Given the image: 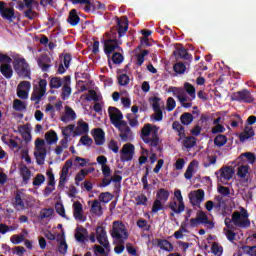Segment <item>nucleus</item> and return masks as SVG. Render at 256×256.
<instances>
[{
	"instance_id": "1",
	"label": "nucleus",
	"mask_w": 256,
	"mask_h": 256,
	"mask_svg": "<svg viewBox=\"0 0 256 256\" xmlns=\"http://www.w3.org/2000/svg\"><path fill=\"white\" fill-rule=\"evenodd\" d=\"M117 27L112 28L110 32H106V40H103L104 53L106 55H111L115 53V50H121L122 40L117 39V34L119 37H124L126 32L129 29V22L127 16H124V19H116Z\"/></svg>"
},
{
	"instance_id": "2",
	"label": "nucleus",
	"mask_w": 256,
	"mask_h": 256,
	"mask_svg": "<svg viewBox=\"0 0 256 256\" xmlns=\"http://www.w3.org/2000/svg\"><path fill=\"white\" fill-rule=\"evenodd\" d=\"M120 137L123 143H125L122 147V161H132L135 153V146H133V143H130V141L134 139V134L131 127H129V124L123 119V114L121 119Z\"/></svg>"
},
{
	"instance_id": "3",
	"label": "nucleus",
	"mask_w": 256,
	"mask_h": 256,
	"mask_svg": "<svg viewBox=\"0 0 256 256\" xmlns=\"http://www.w3.org/2000/svg\"><path fill=\"white\" fill-rule=\"evenodd\" d=\"M140 137L144 143L150 145L151 148H157L160 143L159 127H157L156 124H144Z\"/></svg>"
},
{
	"instance_id": "4",
	"label": "nucleus",
	"mask_w": 256,
	"mask_h": 256,
	"mask_svg": "<svg viewBox=\"0 0 256 256\" xmlns=\"http://www.w3.org/2000/svg\"><path fill=\"white\" fill-rule=\"evenodd\" d=\"M232 222L235 224V227H250L251 222L247 209H241V211H233L231 219L230 217L225 218L227 230H230V228L233 227Z\"/></svg>"
},
{
	"instance_id": "5",
	"label": "nucleus",
	"mask_w": 256,
	"mask_h": 256,
	"mask_svg": "<svg viewBox=\"0 0 256 256\" xmlns=\"http://www.w3.org/2000/svg\"><path fill=\"white\" fill-rule=\"evenodd\" d=\"M173 129H175L176 132H178L179 140H182V145L184 148H187V151H190L191 148H194L195 145H197L196 138H193L192 135H186L185 127L182 126L181 122H178L176 120L172 124Z\"/></svg>"
},
{
	"instance_id": "6",
	"label": "nucleus",
	"mask_w": 256,
	"mask_h": 256,
	"mask_svg": "<svg viewBox=\"0 0 256 256\" xmlns=\"http://www.w3.org/2000/svg\"><path fill=\"white\" fill-rule=\"evenodd\" d=\"M110 234L115 240H117V243H125V240H127L129 237V232L126 225H124V222L120 221L113 222Z\"/></svg>"
},
{
	"instance_id": "7",
	"label": "nucleus",
	"mask_w": 256,
	"mask_h": 256,
	"mask_svg": "<svg viewBox=\"0 0 256 256\" xmlns=\"http://www.w3.org/2000/svg\"><path fill=\"white\" fill-rule=\"evenodd\" d=\"M198 224H205L209 230H213L215 227V222L211 221L206 211L203 210L197 211L196 217L190 219V227H198Z\"/></svg>"
},
{
	"instance_id": "8",
	"label": "nucleus",
	"mask_w": 256,
	"mask_h": 256,
	"mask_svg": "<svg viewBox=\"0 0 256 256\" xmlns=\"http://www.w3.org/2000/svg\"><path fill=\"white\" fill-rule=\"evenodd\" d=\"M13 66L19 77H28V79H31V71L26 58H14Z\"/></svg>"
},
{
	"instance_id": "9",
	"label": "nucleus",
	"mask_w": 256,
	"mask_h": 256,
	"mask_svg": "<svg viewBox=\"0 0 256 256\" xmlns=\"http://www.w3.org/2000/svg\"><path fill=\"white\" fill-rule=\"evenodd\" d=\"M0 71L3 74V77L6 79H11L13 77V68L11 66L12 58L7 56V53H0Z\"/></svg>"
},
{
	"instance_id": "10",
	"label": "nucleus",
	"mask_w": 256,
	"mask_h": 256,
	"mask_svg": "<svg viewBox=\"0 0 256 256\" xmlns=\"http://www.w3.org/2000/svg\"><path fill=\"white\" fill-rule=\"evenodd\" d=\"M35 148L36 151L34 152V155L36 157L37 164H45V158L47 156L45 140H43L42 138H37L35 140Z\"/></svg>"
},
{
	"instance_id": "11",
	"label": "nucleus",
	"mask_w": 256,
	"mask_h": 256,
	"mask_svg": "<svg viewBox=\"0 0 256 256\" xmlns=\"http://www.w3.org/2000/svg\"><path fill=\"white\" fill-rule=\"evenodd\" d=\"M46 90L47 80H39L38 85H34L31 100H35L36 103H39L41 98L46 94Z\"/></svg>"
},
{
	"instance_id": "12",
	"label": "nucleus",
	"mask_w": 256,
	"mask_h": 256,
	"mask_svg": "<svg viewBox=\"0 0 256 256\" xmlns=\"http://www.w3.org/2000/svg\"><path fill=\"white\" fill-rule=\"evenodd\" d=\"M108 114L110 116V120L114 127L119 129L121 135V119H123V113L120 109H117V106H109Z\"/></svg>"
},
{
	"instance_id": "13",
	"label": "nucleus",
	"mask_w": 256,
	"mask_h": 256,
	"mask_svg": "<svg viewBox=\"0 0 256 256\" xmlns=\"http://www.w3.org/2000/svg\"><path fill=\"white\" fill-rule=\"evenodd\" d=\"M0 14L2 19H6L8 21L16 19L15 8L12 6V3L7 7L6 0H0Z\"/></svg>"
},
{
	"instance_id": "14",
	"label": "nucleus",
	"mask_w": 256,
	"mask_h": 256,
	"mask_svg": "<svg viewBox=\"0 0 256 256\" xmlns=\"http://www.w3.org/2000/svg\"><path fill=\"white\" fill-rule=\"evenodd\" d=\"M96 237L98 243H100L101 247L104 248V251L105 248H110L106 227H103V225H98V227H96Z\"/></svg>"
},
{
	"instance_id": "15",
	"label": "nucleus",
	"mask_w": 256,
	"mask_h": 256,
	"mask_svg": "<svg viewBox=\"0 0 256 256\" xmlns=\"http://www.w3.org/2000/svg\"><path fill=\"white\" fill-rule=\"evenodd\" d=\"M231 100H238L243 103H253L254 97L250 90H238L236 93H232Z\"/></svg>"
},
{
	"instance_id": "16",
	"label": "nucleus",
	"mask_w": 256,
	"mask_h": 256,
	"mask_svg": "<svg viewBox=\"0 0 256 256\" xmlns=\"http://www.w3.org/2000/svg\"><path fill=\"white\" fill-rule=\"evenodd\" d=\"M71 82L72 81L70 74H66L65 77H62V100H67L68 98H70V95L72 94Z\"/></svg>"
},
{
	"instance_id": "17",
	"label": "nucleus",
	"mask_w": 256,
	"mask_h": 256,
	"mask_svg": "<svg viewBox=\"0 0 256 256\" xmlns=\"http://www.w3.org/2000/svg\"><path fill=\"white\" fill-rule=\"evenodd\" d=\"M71 166H73L72 159H68L67 161H65V164L63 165L62 171L60 173L58 187H65L66 182H67V177L69 174V169H71Z\"/></svg>"
},
{
	"instance_id": "18",
	"label": "nucleus",
	"mask_w": 256,
	"mask_h": 256,
	"mask_svg": "<svg viewBox=\"0 0 256 256\" xmlns=\"http://www.w3.org/2000/svg\"><path fill=\"white\" fill-rule=\"evenodd\" d=\"M189 199L190 203H192V206H201V203L205 199V190L198 189L195 190L194 193H189Z\"/></svg>"
},
{
	"instance_id": "19",
	"label": "nucleus",
	"mask_w": 256,
	"mask_h": 256,
	"mask_svg": "<svg viewBox=\"0 0 256 256\" xmlns=\"http://www.w3.org/2000/svg\"><path fill=\"white\" fill-rule=\"evenodd\" d=\"M168 92H173V95L180 100L181 106L186 108V101H187V95H186V88H175V86H170L168 89Z\"/></svg>"
},
{
	"instance_id": "20",
	"label": "nucleus",
	"mask_w": 256,
	"mask_h": 256,
	"mask_svg": "<svg viewBox=\"0 0 256 256\" xmlns=\"http://www.w3.org/2000/svg\"><path fill=\"white\" fill-rule=\"evenodd\" d=\"M214 201L216 202V204H214ZM214 201H206L205 206L207 211H213V209H221V207L225 203L221 193H220V196L214 197Z\"/></svg>"
},
{
	"instance_id": "21",
	"label": "nucleus",
	"mask_w": 256,
	"mask_h": 256,
	"mask_svg": "<svg viewBox=\"0 0 256 256\" xmlns=\"http://www.w3.org/2000/svg\"><path fill=\"white\" fill-rule=\"evenodd\" d=\"M38 66H40L42 71H49L52 66V58L48 56L47 53H43L42 56L38 58Z\"/></svg>"
},
{
	"instance_id": "22",
	"label": "nucleus",
	"mask_w": 256,
	"mask_h": 256,
	"mask_svg": "<svg viewBox=\"0 0 256 256\" xmlns=\"http://www.w3.org/2000/svg\"><path fill=\"white\" fill-rule=\"evenodd\" d=\"M93 137L96 145H104L105 132L102 130V127H96L95 130H93Z\"/></svg>"
},
{
	"instance_id": "23",
	"label": "nucleus",
	"mask_w": 256,
	"mask_h": 256,
	"mask_svg": "<svg viewBox=\"0 0 256 256\" xmlns=\"http://www.w3.org/2000/svg\"><path fill=\"white\" fill-rule=\"evenodd\" d=\"M57 241L59 243L58 251L60 253H67V251H68V243H67L64 231L61 234L59 232V234L57 235Z\"/></svg>"
},
{
	"instance_id": "24",
	"label": "nucleus",
	"mask_w": 256,
	"mask_h": 256,
	"mask_svg": "<svg viewBox=\"0 0 256 256\" xmlns=\"http://www.w3.org/2000/svg\"><path fill=\"white\" fill-rule=\"evenodd\" d=\"M20 174L22 177V185H28L32 177L31 169L24 164L23 167H20Z\"/></svg>"
},
{
	"instance_id": "25",
	"label": "nucleus",
	"mask_w": 256,
	"mask_h": 256,
	"mask_svg": "<svg viewBox=\"0 0 256 256\" xmlns=\"http://www.w3.org/2000/svg\"><path fill=\"white\" fill-rule=\"evenodd\" d=\"M67 21L68 24H71V27H77V24L81 21L79 14H77V8H71Z\"/></svg>"
},
{
	"instance_id": "26",
	"label": "nucleus",
	"mask_w": 256,
	"mask_h": 256,
	"mask_svg": "<svg viewBox=\"0 0 256 256\" xmlns=\"http://www.w3.org/2000/svg\"><path fill=\"white\" fill-rule=\"evenodd\" d=\"M233 174H235V169L233 167H222L220 169V179L221 181H228V179H231L233 177Z\"/></svg>"
},
{
	"instance_id": "27",
	"label": "nucleus",
	"mask_w": 256,
	"mask_h": 256,
	"mask_svg": "<svg viewBox=\"0 0 256 256\" xmlns=\"http://www.w3.org/2000/svg\"><path fill=\"white\" fill-rule=\"evenodd\" d=\"M95 171V167H89L88 169H80V172H77L75 177V185H80V182L87 177V174L92 173Z\"/></svg>"
},
{
	"instance_id": "28",
	"label": "nucleus",
	"mask_w": 256,
	"mask_h": 256,
	"mask_svg": "<svg viewBox=\"0 0 256 256\" xmlns=\"http://www.w3.org/2000/svg\"><path fill=\"white\" fill-rule=\"evenodd\" d=\"M174 55H176L177 58H184L185 61H192L193 56L189 51H187V48L181 47L177 48L176 51H174Z\"/></svg>"
},
{
	"instance_id": "29",
	"label": "nucleus",
	"mask_w": 256,
	"mask_h": 256,
	"mask_svg": "<svg viewBox=\"0 0 256 256\" xmlns=\"http://www.w3.org/2000/svg\"><path fill=\"white\" fill-rule=\"evenodd\" d=\"M175 198H177V201L179 203L178 208L176 206L177 214H181L182 211H185V204L182 196L181 190H174Z\"/></svg>"
},
{
	"instance_id": "30",
	"label": "nucleus",
	"mask_w": 256,
	"mask_h": 256,
	"mask_svg": "<svg viewBox=\"0 0 256 256\" xmlns=\"http://www.w3.org/2000/svg\"><path fill=\"white\" fill-rule=\"evenodd\" d=\"M73 214L75 219H83V204H81V201H74Z\"/></svg>"
},
{
	"instance_id": "31",
	"label": "nucleus",
	"mask_w": 256,
	"mask_h": 256,
	"mask_svg": "<svg viewBox=\"0 0 256 256\" xmlns=\"http://www.w3.org/2000/svg\"><path fill=\"white\" fill-rule=\"evenodd\" d=\"M86 232H87L86 227H83V226L76 227L75 238H76V240L79 241V243H85V240H86L85 233Z\"/></svg>"
},
{
	"instance_id": "32",
	"label": "nucleus",
	"mask_w": 256,
	"mask_h": 256,
	"mask_svg": "<svg viewBox=\"0 0 256 256\" xmlns=\"http://www.w3.org/2000/svg\"><path fill=\"white\" fill-rule=\"evenodd\" d=\"M90 211H91V214H97L98 216H101V214H103V206L101 204L100 198H99V201L98 200L93 201Z\"/></svg>"
},
{
	"instance_id": "33",
	"label": "nucleus",
	"mask_w": 256,
	"mask_h": 256,
	"mask_svg": "<svg viewBox=\"0 0 256 256\" xmlns=\"http://www.w3.org/2000/svg\"><path fill=\"white\" fill-rule=\"evenodd\" d=\"M71 3L74 4H84V11L89 12V11H94L95 6L94 3H92V0H71Z\"/></svg>"
},
{
	"instance_id": "34",
	"label": "nucleus",
	"mask_w": 256,
	"mask_h": 256,
	"mask_svg": "<svg viewBox=\"0 0 256 256\" xmlns=\"http://www.w3.org/2000/svg\"><path fill=\"white\" fill-rule=\"evenodd\" d=\"M76 111L74 109H71L70 106H66V112L63 116H61L62 121H70L76 119Z\"/></svg>"
},
{
	"instance_id": "35",
	"label": "nucleus",
	"mask_w": 256,
	"mask_h": 256,
	"mask_svg": "<svg viewBox=\"0 0 256 256\" xmlns=\"http://www.w3.org/2000/svg\"><path fill=\"white\" fill-rule=\"evenodd\" d=\"M89 124L88 122H78V127L75 131V135H82V137L85 135L86 132H89Z\"/></svg>"
},
{
	"instance_id": "36",
	"label": "nucleus",
	"mask_w": 256,
	"mask_h": 256,
	"mask_svg": "<svg viewBox=\"0 0 256 256\" xmlns=\"http://www.w3.org/2000/svg\"><path fill=\"white\" fill-rule=\"evenodd\" d=\"M163 209H164V206H163V204H161L159 190H157L156 199L154 201V204L152 205V212H153V214H157L158 211H162Z\"/></svg>"
},
{
	"instance_id": "37",
	"label": "nucleus",
	"mask_w": 256,
	"mask_h": 256,
	"mask_svg": "<svg viewBox=\"0 0 256 256\" xmlns=\"http://www.w3.org/2000/svg\"><path fill=\"white\" fill-rule=\"evenodd\" d=\"M75 131V124H68L67 127H62V135H65L66 138V148H68V140L72 135V132Z\"/></svg>"
},
{
	"instance_id": "38",
	"label": "nucleus",
	"mask_w": 256,
	"mask_h": 256,
	"mask_svg": "<svg viewBox=\"0 0 256 256\" xmlns=\"http://www.w3.org/2000/svg\"><path fill=\"white\" fill-rule=\"evenodd\" d=\"M227 141V135H223V132H219V135H216V138H214V144L217 145L218 148H222L223 145H226Z\"/></svg>"
},
{
	"instance_id": "39",
	"label": "nucleus",
	"mask_w": 256,
	"mask_h": 256,
	"mask_svg": "<svg viewBox=\"0 0 256 256\" xmlns=\"http://www.w3.org/2000/svg\"><path fill=\"white\" fill-rule=\"evenodd\" d=\"M255 135V131L253 130V127H245L244 131L240 134V140L245 141L249 140L250 137H253Z\"/></svg>"
},
{
	"instance_id": "40",
	"label": "nucleus",
	"mask_w": 256,
	"mask_h": 256,
	"mask_svg": "<svg viewBox=\"0 0 256 256\" xmlns=\"http://www.w3.org/2000/svg\"><path fill=\"white\" fill-rule=\"evenodd\" d=\"M45 138L47 143H49L50 145L53 143H57V141L59 140L58 134L55 130H49V132H46Z\"/></svg>"
},
{
	"instance_id": "41",
	"label": "nucleus",
	"mask_w": 256,
	"mask_h": 256,
	"mask_svg": "<svg viewBox=\"0 0 256 256\" xmlns=\"http://www.w3.org/2000/svg\"><path fill=\"white\" fill-rule=\"evenodd\" d=\"M49 86L51 88L52 91H54V89H59V87L63 86V80L62 77H51V80L49 82Z\"/></svg>"
},
{
	"instance_id": "42",
	"label": "nucleus",
	"mask_w": 256,
	"mask_h": 256,
	"mask_svg": "<svg viewBox=\"0 0 256 256\" xmlns=\"http://www.w3.org/2000/svg\"><path fill=\"white\" fill-rule=\"evenodd\" d=\"M193 119H194L193 114H191L190 111H185L184 114H181L180 116L182 127H184L183 124H186V125L192 124Z\"/></svg>"
},
{
	"instance_id": "43",
	"label": "nucleus",
	"mask_w": 256,
	"mask_h": 256,
	"mask_svg": "<svg viewBox=\"0 0 256 256\" xmlns=\"http://www.w3.org/2000/svg\"><path fill=\"white\" fill-rule=\"evenodd\" d=\"M159 248H162L163 251H168L171 253V251H174L173 243H170V240H158Z\"/></svg>"
},
{
	"instance_id": "44",
	"label": "nucleus",
	"mask_w": 256,
	"mask_h": 256,
	"mask_svg": "<svg viewBox=\"0 0 256 256\" xmlns=\"http://www.w3.org/2000/svg\"><path fill=\"white\" fill-rule=\"evenodd\" d=\"M13 108L15 111H25L27 108L26 103H24V101H22V98L19 97L15 98V101L13 102Z\"/></svg>"
},
{
	"instance_id": "45",
	"label": "nucleus",
	"mask_w": 256,
	"mask_h": 256,
	"mask_svg": "<svg viewBox=\"0 0 256 256\" xmlns=\"http://www.w3.org/2000/svg\"><path fill=\"white\" fill-rule=\"evenodd\" d=\"M15 209L18 211H23L25 209V203L21 196V193H16L15 202H14Z\"/></svg>"
},
{
	"instance_id": "46",
	"label": "nucleus",
	"mask_w": 256,
	"mask_h": 256,
	"mask_svg": "<svg viewBox=\"0 0 256 256\" xmlns=\"http://www.w3.org/2000/svg\"><path fill=\"white\" fill-rule=\"evenodd\" d=\"M159 197H160V203H162V206H164V203L169 201L170 198V192L166 188H159Z\"/></svg>"
},
{
	"instance_id": "47",
	"label": "nucleus",
	"mask_w": 256,
	"mask_h": 256,
	"mask_svg": "<svg viewBox=\"0 0 256 256\" xmlns=\"http://www.w3.org/2000/svg\"><path fill=\"white\" fill-rule=\"evenodd\" d=\"M196 164V160L190 161V164H188L186 172L184 173V177H186V179H192Z\"/></svg>"
},
{
	"instance_id": "48",
	"label": "nucleus",
	"mask_w": 256,
	"mask_h": 256,
	"mask_svg": "<svg viewBox=\"0 0 256 256\" xmlns=\"http://www.w3.org/2000/svg\"><path fill=\"white\" fill-rule=\"evenodd\" d=\"M186 92L190 95V99L194 100L196 98V88L194 85H191V82H185L184 84Z\"/></svg>"
},
{
	"instance_id": "49",
	"label": "nucleus",
	"mask_w": 256,
	"mask_h": 256,
	"mask_svg": "<svg viewBox=\"0 0 256 256\" xmlns=\"http://www.w3.org/2000/svg\"><path fill=\"white\" fill-rule=\"evenodd\" d=\"M173 69L176 71V74H184L187 66L183 61H177L176 64H174Z\"/></svg>"
},
{
	"instance_id": "50",
	"label": "nucleus",
	"mask_w": 256,
	"mask_h": 256,
	"mask_svg": "<svg viewBox=\"0 0 256 256\" xmlns=\"http://www.w3.org/2000/svg\"><path fill=\"white\" fill-rule=\"evenodd\" d=\"M46 174H47V177L49 180L48 185H50V187L52 188V193H53V191L55 190V185H56L55 174L52 169H48Z\"/></svg>"
},
{
	"instance_id": "51",
	"label": "nucleus",
	"mask_w": 256,
	"mask_h": 256,
	"mask_svg": "<svg viewBox=\"0 0 256 256\" xmlns=\"http://www.w3.org/2000/svg\"><path fill=\"white\" fill-rule=\"evenodd\" d=\"M135 201L137 206H147L148 198L145 196V193H140L139 196H136Z\"/></svg>"
},
{
	"instance_id": "52",
	"label": "nucleus",
	"mask_w": 256,
	"mask_h": 256,
	"mask_svg": "<svg viewBox=\"0 0 256 256\" xmlns=\"http://www.w3.org/2000/svg\"><path fill=\"white\" fill-rule=\"evenodd\" d=\"M45 180H46L45 174L38 173V174H36V176L34 177L33 185H35V186H41V185H43V183L45 182Z\"/></svg>"
},
{
	"instance_id": "53",
	"label": "nucleus",
	"mask_w": 256,
	"mask_h": 256,
	"mask_svg": "<svg viewBox=\"0 0 256 256\" xmlns=\"http://www.w3.org/2000/svg\"><path fill=\"white\" fill-rule=\"evenodd\" d=\"M244 156H245V158H247V160L250 162V164H255V161H256L255 153H253L251 151H247L245 153H241L239 158H243Z\"/></svg>"
},
{
	"instance_id": "54",
	"label": "nucleus",
	"mask_w": 256,
	"mask_h": 256,
	"mask_svg": "<svg viewBox=\"0 0 256 256\" xmlns=\"http://www.w3.org/2000/svg\"><path fill=\"white\" fill-rule=\"evenodd\" d=\"M23 240H25V235L23 232H21L20 235H11V243H14L16 248L19 243H23Z\"/></svg>"
},
{
	"instance_id": "55",
	"label": "nucleus",
	"mask_w": 256,
	"mask_h": 256,
	"mask_svg": "<svg viewBox=\"0 0 256 256\" xmlns=\"http://www.w3.org/2000/svg\"><path fill=\"white\" fill-rule=\"evenodd\" d=\"M122 179H123L122 174H120L119 170H117L114 176L111 177V182H115V187H121Z\"/></svg>"
},
{
	"instance_id": "56",
	"label": "nucleus",
	"mask_w": 256,
	"mask_h": 256,
	"mask_svg": "<svg viewBox=\"0 0 256 256\" xmlns=\"http://www.w3.org/2000/svg\"><path fill=\"white\" fill-rule=\"evenodd\" d=\"M21 82H19L18 88H17V95L21 100H23V103L25 99L29 98V93H27V90H24V88H20Z\"/></svg>"
},
{
	"instance_id": "57",
	"label": "nucleus",
	"mask_w": 256,
	"mask_h": 256,
	"mask_svg": "<svg viewBox=\"0 0 256 256\" xmlns=\"http://www.w3.org/2000/svg\"><path fill=\"white\" fill-rule=\"evenodd\" d=\"M177 106V102L175 101V98H167V101H166V108H167V111H173L174 108H176Z\"/></svg>"
},
{
	"instance_id": "58",
	"label": "nucleus",
	"mask_w": 256,
	"mask_h": 256,
	"mask_svg": "<svg viewBox=\"0 0 256 256\" xmlns=\"http://www.w3.org/2000/svg\"><path fill=\"white\" fill-rule=\"evenodd\" d=\"M94 253L96 254V256H108V254H106L105 248L102 247V244L99 243V246H94Z\"/></svg>"
},
{
	"instance_id": "59",
	"label": "nucleus",
	"mask_w": 256,
	"mask_h": 256,
	"mask_svg": "<svg viewBox=\"0 0 256 256\" xmlns=\"http://www.w3.org/2000/svg\"><path fill=\"white\" fill-rule=\"evenodd\" d=\"M119 85H129L130 77L129 74H120L118 77Z\"/></svg>"
},
{
	"instance_id": "60",
	"label": "nucleus",
	"mask_w": 256,
	"mask_h": 256,
	"mask_svg": "<svg viewBox=\"0 0 256 256\" xmlns=\"http://www.w3.org/2000/svg\"><path fill=\"white\" fill-rule=\"evenodd\" d=\"M112 193L106 192V193H100L99 199L103 203H109V201H112Z\"/></svg>"
},
{
	"instance_id": "61",
	"label": "nucleus",
	"mask_w": 256,
	"mask_h": 256,
	"mask_svg": "<svg viewBox=\"0 0 256 256\" xmlns=\"http://www.w3.org/2000/svg\"><path fill=\"white\" fill-rule=\"evenodd\" d=\"M80 143H82V145H92L93 139L90 138V136L88 135V132H85L82 138H80Z\"/></svg>"
},
{
	"instance_id": "62",
	"label": "nucleus",
	"mask_w": 256,
	"mask_h": 256,
	"mask_svg": "<svg viewBox=\"0 0 256 256\" xmlns=\"http://www.w3.org/2000/svg\"><path fill=\"white\" fill-rule=\"evenodd\" d=\"M249 171V167L248 165L243 164L241 167L238 168V177H246V175L248 174Z\"/></svg>"
},
{
	"instance_id": "63",
	"label": "nucleus",
	"mask_w": 256,
	"mask_h": 256,
	"mask_svg": "<svg viewBox=\"0 0 256 256\" xmlns=\"http://www.w3.org/2000/svg\"><path fill=\"white\" fill-rule=\"evenodd\" d=\"M108 148L110 149V151H113V153H119V146L117 140H110V142L108 143Z\"/></svg>"
},
{
	"instance_id": "64",
	"label": "nucleus",
	"mask_w": 256,
	"mask_h": 256,
	"mask_svg": "<svg viewBox=\"0 0 256 256\" xmlns=\"http://www.w3.org/2000/svg\"><path fill=\"white\" fill-rule=\"evenodd\" d=\"M112 61L113 63H122L124 61L123 53H120V52L113 53Z\"/></svg>"
}]
</instances>
